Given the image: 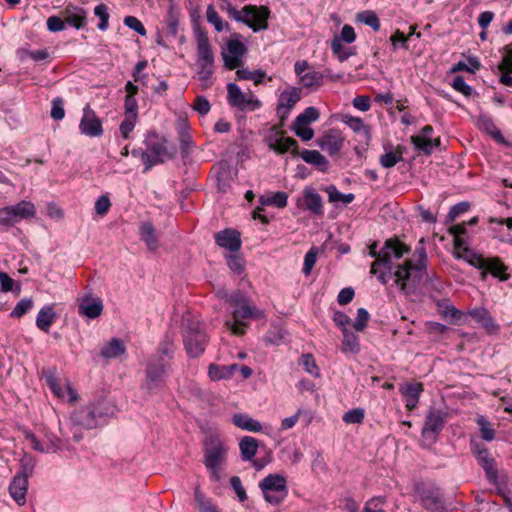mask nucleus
I'll use <instances>...</instances> for the list:
<instances>
[{
    "mask_svg": "<svg viewBox=\"0 0 512 512\" xmlns=\"http://www.w3.org/2000/svg\"><path fill=\"white\" fill-rule=\"evenodd\" d=\"M378 243L369 245L368 255L375 258L371 264V274L377 275L378 281L386 285L394 277L395 283L405 295H412L418 287L426 267V251L423 246L415 249L417 261L413 263L406 259L402 263L399 260L409 253L410 248L398 239H388L380 251Z\"/></svg>",
    "mask_w": 512,
    "mask_h": 512,
    "instance_id": "nucleus-1",
    "label": "nucleus"
},
{
    "mask_svg": "<svg viewBox=\"0 0 512 512\" xmlns=\"http://www.w3.org/2000/svg\"><path fill=\"white\" fill-rule=\"evenodd\" d=\"M174 351L172 339L166 336L159 344L156 353L148 359L145 387L149 391L160 388L164 384L170 372Z\"/></svg>",
    "mask_w": 512,
    "mask_h": 512,
    "instance_id": "nucleus-2",
    "label": "nucleus"
},
{
    "mask_svg": "<svg viewBox=\"0 0 512 512\" xmlns=\"http://www.w3.org/2000/svg\"><path fill=\"white\" fill-rule=\"evenodd\" d=\"M229 446L217 435H208L203 442V464L213 482L222 479L228 460Z\"/></svg>",
    "mask_w": 512,
    "mask_h": 512,
    "instance_id": "nucleus-3",
    "label": "nucleus"
},
{
    "mask_svg": "<svg viewBox=\"0 0 512 512\" xmlns=\"http://www.w3.org/2000/svg\"><path fill=\"white\" fill-rule=\"evenodd\" d=\"M109 408L103 403L90 404L75 409L70 416V431L76 442L83 438L82 430L94 429L106 421Z\"/></svg>",
    "mask_w": 512,
    "mask_h": 512,
    "instance_id": "nucleus-4",
    "label": "nucleus"
},
{
    "mask_svg": "<svg viewBox=\"0 0 512 512\" xmlns=\"http://www.w3.org/2000/svg\"><path fill=\"white\" fill-rule=\"evenodd\" d=\"M183 327V341L188 355L190 357L200 356L204 352L207 343L204 325L196 319L185 318Z\"/></svg>",
    "mask_w": 512,
    "mask_h": 512,
    "instance_id": "nucleus-5",
    "label": "nucleus"
},
{
    "mask_svg": "<svg viewBox=\"0 0 512 512\" xmlns=\"http://www.w3.org/2000/svg\"><path fill=\"white\" fill-rule=\"evenodd\" d=\"M35 468V460L30 455H24L20 460V470L13 477L9 492L11 497L19 504L26 502V493L28 489V478L32 476Z\"/></svg>",
    "mask_w": 512,
    "mask_h": 512,
    "instance_id": "nucleus-6",
    "label": "nucleus"
},
{
    "mask_svg": "<svg viewBox=\"0 0 512 512\" xmlns=\"http://www.w3.org/2000/svg\"><path fill=\"white\" fill-rule=\"evenodd\" d=\"M259 487L264 499L273 505L281 503L288 494L287 481L280 474H269L259 483Z\"/></svg>",
    "mask_w": 512,
    "mask_h": 512,
    "instance_id": "nucleus-7",
    "label": "nucleus"
},
{
    "mask_svg": "<svg viewBox=\"0 0 512 512\" xmlns=\"http://www.w3.org/2000/svg\"><path fill=\"white\" fill-rule=\"evenodd\" d=\"M447 412L440 408L430 407L421 431L422 441L427 445L434 444L444 428Z\"/></svg>",
    "mask_w": 512,
    "mask_h": 512,
    "instance_id": "nucleus-8",
    "label": "nucleus"
},
{
    "mask_svg": "<svg viewBox=\"0 0 512 512\" xmlns=\"http://www.w3.org/2000/svg\"><path fill=\"white\" fill-rule=\"evenodd\" d=\"M145 145L146 150L141 151V160L144 164V172H148L153 166L164 162L167 149L155 132L147 133Z\"/></svg>",
    "mask_w": 512,
    "mask_h": 512,
    "instance_id": "nucleus-9",
    "label": "nucleus"
},
{
    "mask_svg": "<svg viewBox=\"0 0 512 512\" xmlns=\"http://www.w3.org/2000/svg\"><path fill=\"white\" fill-rule=\"evenodd\" d=\"M233 321L227 320L225 326L235 335H242L245 332L246 324L242 319H261L263 311L257 309L249 300L234 308L232 312Z\"/></svg>",
    "mask_w": 512,
    "mask_h": 512,
    "instance_id": "nucleus-10",
    "label": "nucleus"
},
{
    "mask_svg": "<svg viewBox=\"0 0 512 512\" xmlns=\"http://www.w3.org/2000/svg\"><path fill=\"white\" fill-rule=\"evenodd\" d=\"M35 213L34 204L23 200L15 205L0 209V224L3 226H12L23 219L34 217Z\"/></svg>",
    "mask_w": 512,
    "mask_h": 512,
    "instance_id": "nucleus-11",
    "label": "nucleus"
},
{
    "mask_svg": "<svg viewBox=\"0 0 512 512\" xmlns=\"http://www.w3.org/2000/svg\"><path fill=\"white\" fill-rule=\"evenodd\" d=\"M470 448L478 464L483 468L487 479L492 484H496L498 470L495 464V460L486 445L477 439L472 438L470 440Z\"/></svg>",
    "mask_w": 512,
    "mask_h": 512,
    "instance_id": "nucleus-12",
    "label": "nucleus"
},
{
    "mask_svg": "<svg viewBox=\"0 0 512 512\" xmlns=\"http://www.w3.org/2000/svg\"><path fill=\"white\" fill-rule=\"evenodd\" d=\"M227 100L232 107H236L242 111H256L261 107V101L254 97L253 94L242 92L240 87L235 83L227 85Z\"/></svg>",
    "mask_w": 512,
    "mask_h": 512,
    "instance_id": "nucleus-13",
    "label": "nucleus"
},
{
    "mask_svg": "<svg viewBox=\"0 0 512 512\" xmlns=\"http://www.w3.org/2000/svg\"><path fill=\"white\" fill-rule=\"evenodd\" d=\"M422 506L430 512H449L443 495L438 487L429 486L418 488Z\"/></svg>",
    "mask_w": 512,
    "mask_h": 512,
    "instance_id": "nucleus-14",
    "label": "nucleus"
},
{
    "mask_svg": "<svg viewBox=\"0 0 512 512\" xmlns=\"http://www.w3.org/2000/svg\"><path fill=\"white\" fill-rule=\"evenodd\" d=\"M243 13L246 16L245 24L254 32H259L268 28V18L270 16V10L268 7L247 5L243 7Z\"/></svg>",
    "mask_w": 512,
    "mask_h": 512,
    "instance_id": "nucleus-15",
    "label": "nucleus"
},
{
    "mask_svg": "<svg viewBox=\"0 0 512 512\" xmlns=\"http://www.w3.org/2000/svg\"><path fill=\"white\" fill-rule=\"evenodd\" d=\"M42 375L46 384L56 397L64 399L66 396H68L69 401H75L77 399V393L69 383H66L65 387L61 386L57 378V369L55 367L43 369Z\"/></svg>",
    "mask_w": 512,
    "mask_h": 512,
    "instance_id": "nucleus-16",
    "label": "nucleus"
},
{
    "mask_svg": "<svg viewBox=\"0 0 512 512\" xmlns=\"http://www.w3.org/2000/svg\"><path fill=\"white\" fill-rule=\"evenodd\" d=\"M79 130L81 134L88 137H100L103 134L102 121L89 105H86L83 109Z\"/></svg>",
    "mask_w": 512,
    "mask_h": 512,
    "instance_id": "nucleus-17",
    "label": "nucleus"
},
{
    "mask_svg": "<svg viewBox=\"0 0 512 512\" xmlns=\"http://www.w3.org/2000/svg\"><path fill=\"white\" fill-rule=\"evenodd\" d=\"M300 99L301 88L290 87L280 94L276 111L281 121H285L289 117L290 110L300 101Z\"/></svg>",
    "mask_w": 512,
    "mask_h": 512,
    "instance_id": "nucleus-18",
    "label": "nucleus"
},
{
    "mask_svg": "<svg viewBox=\"0 0 512 512\" xmlns=\"http://www.w3.org/2000/svg\"><path fill=\"white\" fill-rule=\"evenodd\" d=\"M297 206L308 210L315 216H322L324 214L322 198L319 193L310 186L304 188L302 197L297 199Z\"/></svg>",
    "mask_w": 512,
    "mask_h": 512,
    "instance_id": "nucleus-19",
    "label": "nucleus"
},
{
    "mask_svg": "<svg viewBox=\"0 0 512 512\" xmlns=\"http://www.w3.org/2000/svg\"><path fill=\"white\" fill-rule=\"evenodd\" d=\"M345 137L337 129H330L317 140L318 146L329 155L337 154L344 145Z\"/></svg>",
    "mask_w": 512,
    "mask_h": 512,
    "instance_id": "nucleus-20",
    "label": "nucleus"
},
{
    "mask_svg": "<svg viewBox=\"0 0 512 512\" xmlns=\"http://www.w3.org/2000/svg\"><path fill=\"white\" fill-rule=\"evenodd\" d=\"M246 46L239 40H230L227 43V52L223 53L225 66L235 69L242 63V57L246 53Z\"/></svg>",
    "mask_w": 512,
    "mask_h": 512,
    "instance_id": "nucleus-21",
    "label": "nucleus"
},
{
    "mask_svg": "<svg viewBox=\"0 0 512 512\" xmlns=\"http://www.w3.org/2000/svg\"><path fill=\"white\" fill-rule=\"evenodd\" d=\"M215 242L218 246L231 252H237L241 248V236L235 229H224L215 234Z\"/></svg>",
    "mask_w": 512,
    "mask_h": 512,
    "instance_id": "nucleus-22",
    "label": "nucleus"
},
{
    "mask_svg": "<svg viewBox=\"0 0 512 512\" xmlns=\"http://www.w3.org/2000/svg\"><path fill=\"white\" fill-rule=\"evenodd\" d=\"M103 311V302L99 297L85 296L78 305V313L89 319H95Z\"/></svg>",
    "mask_w": 512,
    "mask_h": 512,
    "instance_id": "nucleus-23",
    "label": "nucleus"
},
{
    "mask_svg": "<svg viewBox=\"0 0 512 512\" xmlns=\"http://www.w3.org/2000/svg\"><path fill=\"white\" fill-rule=\"evenodd\" d=\"M62 16L67 24L78 30L87 23V13L82 7L67 5L62 11Z\"/></svg>",
    "mask_w": 512,
    "mask_h": 512,
    "instance_id": "nucleus-24",
    "label": "nucleus"
},
{
    "mask_svg": "<svg viewBox=\"0 0 512 512\" xmlns=\"http://www.w3.org/2000/svg\"><path fill=\"white\" fill-rule=\"evenodd\" d=\"M269 148L279 154L291 151L293 154H298V143L292 137H283L278 135L270 136L268 139Z\"/></svg>",
    "mask_w": 512,
    "mask_h": 512,
    "instance_id": "nucleus-25",
    "label": "nucleus"
},
{
    "mask_svg": "<svg viewBox=\"0 0 512 512\" xmlns=\"http://www.w3.org/2000/svg\"><path fill=\"white\" fill-rule=\"evenodd\" d=\"M507 270L508 267L499 257H488L487 268H485L484 273H482V278H485L487 274H491L499 281H506L510 277Z\"/></svg>",
    "mask_w": 512,
    "mask_h": 512,
    "instance_id": "nucleus-26",
    "label": "nucleus"
},
{
    "mask_svg": "<svg viewBox=\"0 0 512 512\" xmlns=\"http://www.w3.org/2000/svg\"><path fill=\"white\" fill-rule=\"evenodd\" d=\"M195 36L197 42L198 59L204 61H214V54L209 43L207 33L202 29L197 28L195 30Z\"/></svg>",
    "mask_w": 512,
    "mask_h": 512,
    "instance_id": "nucleus-27",
    "label": "nucleus"
},
{
    "mask_svg": "<svg viewBox=\"0 0 512 512\" xmlns=\"http://www.w3.org/2000/svg\"><path fill=\"white\" fill-rule=\"evenodd\" d=\"M258 447L259 442L256 438L251 436L242 437L239 442L241 459L245 462L252 461L254 456L257 454Z\"/></svg>",
    "mask_w": 512,
    "mask_h": 512,
    "instance_id": "nucleus-28",
    "label": "nucleus"
},
{
    "mask_svg": "<svg viewBox=\"0 0 512 512\" xmlns=\"http://www.w3.org/2000/svg\"><path fill=\"white\" fill-rule=\"evenodd\" d=\"M232 423L238 428L250 432H259L262 430V425L259 421L244 413L234 414Z\"/></svg>",
    "mask_w": 512,
    "mask_h": 512,
    "instance_id": "nucleus-29",
    "label": "nucleus"
},
{
    "mask_svg": "<svg viewBox=\"0 0 512 512\" xmlns=\"http://www.w3.org/2000/svg\"><path fill=\"white\" fill-rule=\"evenodd\" d=\"M300 156L308 164L318 168L320 171L325 172L329 167L328 160L317 150H303Z\"/></svg>",
    "mask_w": 512,
    "mask_h": 512,
    "instance_id": "nucleus-30",
    "label": "nucleus"
},
{
    "mask_svg": "<svg viewBox=\"0 0 512 512\" xmlns=\"http://www.w3.org/2000/svg\"><path fill=\"white\" fill-rule=\"evenodd\" d=\"M477 126L480 130L490 135L495 141L499 143L505 142V139L502 136L500 130H498L490 117L486 115H480L477 119Z\"/></svg>",
    "mask_w": 512,
    "mask_h": 512,
    "instance_id": "nucleus-31",
    "label": "nucleus"
},
{
    "mask_svg": "<svg viewBox=\"0 0 512 512\" xmlns=\"http://www.w3.org/2000/svg\"><path fill=\"white\" fill-rule=\"evenodd\" d=\"M238 364L220 366L217 364H210L208 367V375L211 380L218 381L221 379H229L234 372L238 369Z\"/></svg>",
    "mask_w": 512,
    "mask_h": 512,
    "instance_id": "nucleus-32",
    "label": "nucleus"
},
{
    "mask_svg": "<svg viewBox=\"0 0 512 512\" xmlns=\"http://www.w3.org/2000/svg\"><path fill=\"white\" fill-rule=\"evenodd\" d=\"M125 351L126 347L124 342L119 338H112L101 348L100 354L105 359H112L124 354Z\"/></svg>",
    "mask_w": 512,
    "mask_h": 512,
    "instance_id": "nucleus-33",
    "label": "nucleus"
},
{
    "mask_svg": "<svg viewBox=\"0 0 512 512\" xmlns=\"http://www.w3.org/2000/svg\"><path fill=\"white\" fill-rule=\"evenodd\" d=\"M470 315L478 323H480L488 332H495L498 329V325L485 308H475L471 310Z\"/></svg>",
    "mask_w": 512,
    "mask_h": 512,
    "instance_id": "nucleus-34",
    "label": "nucleus"
},
{
    "mask_svg": "<svg viewBox=\"0 0 512 512\" xmlns=\"http://www.w3.org/2000/svg\"><path fill=\"white\" fill-rule=\"evenodd\" d=\"M140 235L141 239L145 242L150 251H155L159 247L156 231L151 222H144L141 224Z\"/></svg>",
    "mask_w": 512,
    "mask_h": 512,
    "instance_id": "nucleus-35",
    "label": "nucleus"
},
{
    "mask_svg": "<svg viewBox=\"0 0 512 512\" xmlns=\"http://www.w3.org/2000/svg\"><path fill=\"white\" fill-rule=\"evenodd\" d=\"M259 203L263 206H275L283 209L288 203V194L283 191H278L270 195H261Z\"/></svg>",
    "mask_w": 512,
    "mask_h": 512,
    "instance_id": "nucleus-36",
    "label": "nucleus"
},
{
    "mask_svg": "<svg viewBox=\"0 0 512 512\" xmlns=\"http://www.w3.org/2000/svg\"><path fill=\"white\" fill-rule=\"evenodd\" d=\"M56 314L53 310L52 306H44L39 312L36 317V325L37 327L44 331L48 332L50 326L55 321Z\"/></svg>",
    "mask_w": 512,
    "mask_h": 512,
    "instance_id": "nucleus-37",
    "label": "nucleus"
},
{
    "mask_svg": "<svg viewBox=\"0 0 512 512\" xmlns=\"http://www.w3.org/2000/svg\"><path fill=\"white\" fill-rule=\"evenodd\" d=\"M323 190L327 193L328 200L331 203L342 202L343 204L347 205L355 199L354 194H343L336 188L335 185H328Z\"/></svg>",
    "mask_w": 512,
    "mask_h": 512,
    "instance_id": "nucleus-38",
    "label": "nucleus"
},
{
    "mask_svg": "<svg viewBox=\"0 0 512 512\" xmlns=\"http://www.w3.org/2000/svg\"><path fill=\"white\" fill-rule=\"evenodd\" d=\"M324 74L318 71L310 70L301 75L300 82L305 88H318L322 86Z\"/></svg>",
    "mask_w": 512,
    "mask_h": 512,
    "instance_id": "nucleus-39",
    "label": "nucleus"
},
{
    "mask_svg": "<svg viewBox=\"0 0 512 512\" xmlns=\"http://www.w3.org/2000/svg\"><path fill=\"white\" fill-rule=\"evenodd\" d=\"M236 76L238 80H251L258 85L263 83L264 78L266 77V72L261 69L251 71L247 68H242L236 71Z\"/></svg>",
    "mask_w": 512,
    "mask_h": 512,
    "instance_id": "nucleus-40",
    "label": "nucleus"
},
{
    "mask_svg": "<svg viewBox=\"0 0 512 512\" xmlns=\"http://www.w3.org/2000/svg\"><path fill=\"white\" fill-rule=\"evenodd\" d=\"M194 499L200 512H220L218 507L206 498L199 487L194 490Z\"/></svg>",
    "mask_w": 512,
    "mask_h": 512,
    "instance_id": "nucleus-41",
    "label": "nucleus"
},
{
    "mask_svg": "<svg viewBox=\"0 0 512 512\" xmlns=\"http://www.w3.org/2000/svg\"><path fill=\"white\" fill-rule=\"evenodd\" d=\"M320 113L317 108L310 106L307 107L301 114H299L294 123L296 126H308L312 122H315L319 119Z\"/></svg>",
    "mask_w": 512,
    "mask_h": 512,
    "instance_id": "nucleus-42",
    "label": "nucleus"
},
{
    "mask_svg": "<svg viewBox=\"0 0 512 512\" xmlns=\"http://www.w3.org/2000/svg\"><path fill=\"white\" fill-rule=\"evenodd\" d=\"M343 351L352 353L359 352V337L347 328L343 329Z\"/></svg>",
    "mask_w": 512,
    "mask_h": 512,
    "instance_id": "nucleus-43",
    "label": "nucleus"
},
{
    "mask_svg": "<svg viewBox=\"0 0 512 512\" xmlns=\"http://www.w3.org/2000/svg\"><path fill=\"white\" fill-rule=\"evenodd\" d=\"M476 423L479 426L481 437L485 441H492L495 438V430L492 428L491 423L484 416H478Z\"/></svg>",
    "mask_w": 512,
    "mask_h": 512,
    "instance_id": "nucleus-44",
    "label": "nucleus"
},
{
    "mask_svg": "<svg viewBox=\"0 0 512 512\" xmlns=\"http://www.w3.org/2000/svg\"><path fill=\"white\" fill-rule=\"evenodd\" d=\"M299 365H301L304 370L313 377L320 376V370L312 354H303L300 358Z\"/></svg>",
    "mask_w": 512,
    "mask_h": 512,
    "instance_id": "nucleus-45",
    "label": "nucleus"
},
{
    "mask_svg": "<svg viewBox=\"0 0 512 512\" xmlns=\"http://www.w3.org/2000/svg\"><path fill=\"white\" fill-rule=\"evenodd\" d=\"M402 160H403V157H402L401 147H398L395 152L390 151V152L383 154L380 157V164L384 168H392Z\"/></svg>",
    "mask_w": 512,
    "mask_h": 512,
    "instance_id": "nucleus-46",
    "label": "nucleus"
},
{
    "mask_svg": "<svg viewBox=\"0 0 512 512\" xmlns=\"http://www.w3.org/2000/svg\"><path fill=\"white\" fill-rule=\"evenodd\" d=\"M218 190L225 193L231 185L230 170L227 166H221L216 174Z\"/></svg>",
    "mask_w": 512,
    "mask_h": 512,
    "instance_id": "nucleus-47",
    "label": "nucleus"
},
{
    "mask_svg": "<svg viewBox=\"0 0 512 512\" xmlns=\"http://www.w3.org/2000/svg\"><path fill=\"white\" fill-rule=\"evenodd\" d=\"M94 14L100 20V22L97 25L98 29L101 31L107 30L108 26H109V18H110L107 5L104 3L98 4L94 8Z\"/></svg>",
    "mask_w": 512,
    "mask_h": 512,
    "instance_id": "nucleus-48",
    "label": "nucleus"
},
{
    "mask_svg": "<svg viewBox=\"0 0 512 512\" xmlns=\"http://www.w3.org/2000/svg\"><path fill=\"white\" fill-rule=\"evenodd\" d=\"M357 19L365 25L371 27L374 31L380 29V21L375 12L367 10L357 14Z\"/></svg>",
    "mask_w": 512,
    "mask_h": 512,
    "instance_id": "nucleus-49",
    "label": "nucleus"
},
{
    "mask_svg": "<svg viewBox=\"0 0 512 512\" xmlns=\"http://www.w3.org/2000/svg\"><path fill=\"white\" fill-rule=\"evenodd\" d=\"M207 21L212 24L216 31L221 32L228 27V23H224L218 12L212 5H209L206 11Z\"/></svg>",
    "mask_w": 512,
    "mask_h": 512,
    "instance_id": "nucleus-50",
    "label": "nucleus"
},
{
    "mask_svg": "<svg viewBox=\"0 0 512 512\" xmlns=\"http://www.w3.org/2000/svg\"><path fill=\"white\" fill-rule=\"evenodd\" d=\"M425 268H427V266ZM424 276H425V280H424L423 284H424V286L427 287V289H432V290H435L437 292H440L442 290L443 285L439 281V279H438V277H437V275L435 273L429 274V273H427L426 269H424L423 270V276H422L420 281L423 280ZM419 283H421V282H419ZM419 285L420 284H418L417 288H419ZM416 290H418V289H416ZM416 292L417 291H415L413 294H415Z\"/></svg>",
    "mask_w": 512,
    "mask_h": 512,
    "instance_id": "nucleus-51",
    "label": "nucleus"
},
{
    "mask_svg": "<svg viewBox=\"0 0 512 512\" xmlns=\"http://www.w3.org/2000/svg\"><path fill=\"white\" fill-rule=\"evenodd\" d=\"M365 417V411L362 408H354L344 413L342 420L347 424H360Z\"/></svg>",
    "mask_w": 512,
    "mask_h": 512,
    "instance_id": "nucleus-52",
    "label": "nucleus"
},
{
    "mask_svg": "<svg viewBox=\"0 0 512 512\" xmlns=\"http://www.w3.org/2000/svg\"><path fill=\"white\" fill-rule=\"evenodd\" d=\"M287 332L279 327L271 328L265 335V340L269 344L280 345L285 340Z\"/></svg>",
    "mask_w": 512,
    "mask_h": 512,
    "instance_id": "nucleus-53",
    "label": "nucleus"
},
{
    "mask_svg": "<svg viewBox=\"0 0 512 512\" xmlns=\"http://www.w3.org/2000/svg\"><path fill=\"white\" fill-rule=\"evenodd\" d=\"M227 265L231 271L234 273L241 275L245 270V262L244 259L238 254H230L226 258Z\"/></svg>",
    "mask_w": 512,
    "mask_h": 512,
    "instance_id": "nucleus-54",
    "label": "nucleus"
},
{
    "mask_svg": "<svg viewBox=\"0 0 512 512\" xmlns=\"http://www.w3.org/2000/svg\"><path fill=\"white\" fill-rule=\"evenodd\" d=\"M33 307V300L31 298L21 299L11 312V317L20 318L30 311Z\"/></svg>",
    "mask_w": 512,
    "mask_h": 512,
    "instance_id": "nucleus-55",
    "label": "nucleus"
},
{
    "mask_svg": "<svg viewBox=\"0 0 512 512\" xmlns=\"http://www.w3.org/2000/svg\"><path fill=\"white\" fill-rule=\"evenodd\" d=\"M411 142L418 151L423 152L425 155H430L433 150V141L431 139L411 136Z\"/></svg>",
    "mask_w": 512,
    "mask_h": 512,
    "instance_id": "nucleus-56",
    "label": "nucleus"
},
{
    "mask_svg": "<svg viewBox=\"0 0 512 512\" xmlns=\"http://www.w3.org/2000/svg\"><path fill=\"white\" fill-rule=\"evenodd\" d=\"M136 121H137V116H135L134 114H131L130 116L125 115V119L121 122L120 128H119L120 133L124 139L129 138L130 133L135 128Z\"/></svg>",
    "mask_w": 512,
    "mask_h": 512,
    "instance_id": "nucleus-57",
    "label": "nucleus"
},
{
    "mask_svg": "<svg viewBox=\"0 0 512 512\" xmlns=\"http://www.w3.org/2000/svg\"><path fill=\"white\" fill-rule=\"evenodd\" d=\"M385 496H376L369 499L364 506L363 512H379L384 511L382 506L386 503Z\"/></svg>",
    "mask_w": 512,
    "mask_h": 512,
    "instance_id": "nucleus-58",
    "label": "nucleus"
},
{
    "mask_svg": "<svg viewBox=\"0 0 512 512\" xmlns=\"http://www.w3.org/2000/svg\"><path fill=\"white\" fill-rule=\"evenodd\" d=\"M331 50L335 54L340 62L346 61L352 53L344 49L343 44L338 38L333 39L331 42Z\"/></svg>",
    "mask_w": 512,
    "mask_h": 512,
    "instance_id": "nucleus-59",
    "label": "nucleus"
},
{
    "mask_svg": "<svg viewBox=\"0 0 512 512\" xmlns=\"http://www.w3.org/2000/svg\"><path fill=\"white\" fill-rule=\"evenodd\" d=\"M26 438L30 440L31 446L34 450L39 451L41 453H55L54 445H46V443H41L35 435L28 433Z\"/></svg>",
    "mask_w": 512,
    "mask_h": 512,
    "instance_id": "nucleus-60",
    "label": "nucleus"
},
{
    "mask_svg": "<svg viewBox=\"0 0 512 512\" xmlns=\"http://www.w3.org/2000/svg\"><path fill=\"white\" fill-rule=\"evenodd\" d=\"M422 391L423 385L421 383H406L401 388V392L405 397L419 398Z\"/></svg>",
    "mask_w": 512,
    "mask_h": 512,
    "instance_id": "nucleus-61",
    "label": "nucleus"
},
{
    "mask_svg": "<svg viewBox=\"0 0 512 512\" xmlns=\"http://www.w3.org/2000/svg\"><path fill=\"white\" fill-rule=\"evenodd\" d=\"M452 87L457 91L462 93L464 96L469 97L473 93V89L470 85H468L462 76H456L453 79Z\"/></svg>",
    "mask_w": 512,
    "mask_h": 512,
    "instance_id": "nucleus-62",
    "label": "nucleus"
},
{
    "mask_svg": "<svg viewBox=\"0 0 512 512\" xmlns=\"http://www.w3.org/2000/svg\"><path fill=\"white\" fill-rule=\"evenodd\" d=\"M193 109L197 111L200 115L204 116L209 113L211 105L205 96L199 95L195 98Z\"/></svg>",
    "mask_w": 512,
    "mask_h": 512,
    "instance_id": "nucleus-63",
    "label": "nucleus"
},
{
    "mask_svg": "<svg viewBox=\"0 0 512 512\" xmlns=\"http://www.w3.org/2000/svg\"><path fill=\"white\" fill-rule=\"evenodd\" d=\"M498 69L502 72L512 73V47L507 46L505 49V55L500 62Z\"/></svg>",
    "mask_w": 512,
    "mask_h": 512,
    "instance_id": "nucleus-64",
    "label": "nucleus"
}]
</instances>
